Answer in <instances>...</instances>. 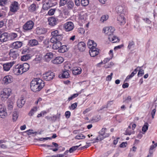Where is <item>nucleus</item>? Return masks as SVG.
<instances>
[{
  "mask_svg": "<svg viewBox=\"0 0 157 157\" xmlns=\"http://www.w3.org/2000/svg\"><path fill=\"white\" fill-rule=\"evenodd\" d=\"M31 90L34 92L40 91L44 86V82L40 78L33 80L30 84Z\"/></svg>",
  "mask_w": 157,
  "mask_h": 157,
  "instance_id": "nucleus-1",
  "label": "nucleus"
},
{
  "mask_svg": "<svg viewBox=\"0 0 157 157\" xmlns=\"http://www.w3.org/2000/svg\"><path fill=\"white\" fill-rule=\"evenodd\" d=\"M115 29L113 27H107L103 28V31L104 32L109 36V40L113 43L119 42V40L116 36H113V33Z\"/></svg>",
  "mask_w": 157,
  "mask_h": 157,
  "instance_id": "nucleus-2",
  "label": "nucleus"
},
{
  "mask_svg": "<svg viewBox=\"0 0 157 157\" xmlns=\"http://www.w3.org/2000/svg\"><path fill=\"white\" fill-rule=\"evenodd\" d=\"M51 37L50 39L51 42H55L57 41H61L63 39V35L59 33L58 30H55L51 32Z\"/></svg>",
  "mask_w": 157,
  "mask_h": 157,
  "instance_id": "nucleus-3",
  "label": "nucleus"
},
{
  "mask_svg": "<svg viewBox=\"0 0 157 157\" xmlns=\"http://www.w3.org/2000/svg\"><path fill=\"white\" fill-rule=\"evenodd\" d=\"M11 89L9 88H5L1 92V100L2 101L6 100L10 95Z\"/></svg>",
  "mask_w": 157,
  "mask_h": 157,
  "instance_id": "nucleus-4",
  "label": "nucleus"
},
{
  "mask_svg": "<svg viewBox=\"0 0 157 157\" xmlns=\"http://www.w3.org/2000/svg\"><path fill=\"white\" fill-rule=\"evenodd\" d=\"M55 76V74L51 71H49L43 74V79L46 81H49L52 79Z\"/></svg>",
  "mask_w": 157,
  "mask_h": 157,
  "instance_id": "nucleus-5",
  "label": "nucleus"
},
{
  "mask_svg": "<svg viewBox=\"0 0 157 157\" xmlns=\"http://www.w3.org/2000/svg\"><path fill=\"white\" fill-rule=\"evenodd\" d=\"M34 25V22L32 21H27L23 26V29L26 31L32 29Z\"/></svg>",
  "mask_w": 157,
  "mask_h": 157,
  "instance_id": "nucleus-6",
  "label": "nucleus"
},
{
  "mask_svg": "<svg viewBox=\"0 0 157 157\" xmlns=\"http://www.w3.org/2000/svg\"><path fill=\"white\" fill-rule=\"evenodd\" d=\"M19 9L18 3L17 2H12L10 6V11L13 13L16 12Z\"/></svg>",
  "mask_w": 157,
  "mask_h": 157,
  "instance_id": "nucleus-7",
  "label": "nucleus"
},
{
  "mask_svg": "<svg viewBox=\"0 0 157 157\" xmlns=\"http://www.w3.org/2000/svg\"><path fill=\"white\" fill-rule=\"evenodd\" d=\"M74 28V24L72 22H67L64 24V28L66 31H71Z\"/></svg>",
  "mask_w": 157,
  "mask_h": 157,
  "instance_id": "nucleus-8",
  "label": "nucleus"
},
{
  "mask_svg": "<svg viewBox=\"0 0 157 157\" xmlns=\"http://www.w3.org/2000/svg\"><path fill=\"white\" fill-rule=\"evenodd\" d=\"M116 10L117 13L119 15L125 14L126 12V8L121 6H117L116 7Z\"/></svg>",
  "mask_w": 157,
  "mask_h": 157,
  "instance_id": "nucleus-9",
  "label": "nucleus"
},
{
  "mask_svg": "<svg viewBox=\"0 0 157 157\" xmlns=\"http://www.w3.org/2000/svg\"><path fill=\"white\" fill-rule=\"evenodd\" d=\"M15 62L12 61L10 63H6L3 64V69L4 71H9L10 68L15 64Z\"/></svg>",
  "mask_w": 157,
  "mask_h": 157,
  "instance_id": "nucleus-10",
  "label": "nucleus"
},
{
  "mask_svg": "<svg viewBox=\"0 0 157 157\" xmlns=\"http://www.w3.org/2000/svg\"><path fill=\"white\" fill-rule=\"evenodd\" d=\"M13 78L11 75H8L5 76L3 78L2 83L7 85L13 81Z\"/></svg>",
  "mask_w": 157,
  "mask_h": 157,
  "instance_id": "nucleus-11",
  "label": "nucleus"
},
{
  "mask_svg": "<svg viewBox=\"0 0 157 157\" xmlns=\"http://www.w3.org/2000/svg\"><path fill=\"white\" fill-rule=\"evenodd\" d=\"M9 54L10 59L13 60L16 59L19 55L17 51H14L13 49L10 50Z\"/></svg>",
  "mask_w": 157,
  "mask_h": 157,
  "instance_id": "nucleus-12",
  "label": "nucleus"
},
{
  "mask_svg": "<svg viewBox=\"0 0 157 157\" xmlns=\"http://www.w3.org/2000/svg\"><path fill=\"white\" fill-rule=\"evenodd\" d=\"M125 14H121L117 18L118 23L121 25H124L126 22V19L124 17Z\"/></svg>",
  "mask_w": 157,
  "mask_h": 157,
  "instance_id": "nucleus-13",
  "label": "nucleus"
},
{
  "mask_svg": "<svg viewBox=\"0 0 157 157\" xmlns=\"http://www.w3.org/2000/svg\"><path fill=\"white\" fill-rule=\"evenodd\" d=\"M48 21L50 25L54 26L57 24V22L58 21V20L56 18L52 17L49 18Z\"/></svg>",
  "mask_w": 157,
  "mask_h": 157,
  "instance_id": "nucleus-14",
  "label": "nucleus"
},
{
  "mask_svg": "<svg viewBox=\"0 0 157 157\" xmlns=\"http://www.w3.org/2000/svg\"><path fill=\"white\" fill-rule=\"evenodd\" d=\"M89 53L91 57H94L98 54L99 51H98V49L95 47L90 48Z\"/></svg>",
  "mask_w": 157,
  "mask_h": 157,
  "instance_id": "nucleus-15",
  "label": "nucleus"
},
{
  "mask_svg": "<svg viewBox=\"0 0 157 157\" xmlns=\"http://www.w3.org/2000/svg\"><path fill=\"white\" fill-rule=\"evenodd\" d=\"M63 59L62 57L59 56L56 57L52 61L54 64H58L62 63L63 61Z\"/></svg>",
  "mask_w": 157,
  "mask_h": 157,
  "instance_id": "nucleus-16",
  "label": "nucleus"
},
{
  "mask_svg": "<svg viewBox=\"0 0 157 157\" xmlns=\"http://www.w3.org/2000/svg\"><path fill=\"white\" fill-rule=\"evenodd\" d=\"M68 71L65 70L63 71L62 73L59 75V77L60 78H67L70 77V75L68 72Z\"/></svg>",
  "mask_w": 157,
  "mask_h": 157,
  "instance_id": "nucleus-17",
  "label": "nucleus"
},
{
  "mask_svg": "<svg viewBox=\"0 0 157 157\" xmlns=\"http://www.w3.org/2000/svg\"><path fill=\"white\" fill-rule=\"evenodd\" d=\"M25 100L23 98L21 97L17 101V105L19 108H21L25 103Z\"/></svg>",
  "mask_w": 157,
  "mask_h": 157,
  "instance_id": "nucleus-18",
  "label": "nucleus"
},
{
  "mask_svg": "<svg viewBox=\"0 0 157 157\" xmlns=\"http://www.w3.org/2000/svg\"><path fill=\"white\" fill-rule=\"evenodd\" d=\"M8 40V34L7 33L1 34V42H4Z\"/></svg>",
  "mask_w": 157,
  "mask_h": 157,
  "instance_id": "nucleus-19",
  "label": "nucleus"
},
{
  "mask_svg": "<svg viewBox=\"0 0 157 157\" xmlns=\"http://www.w3.org/2000/svg\"><path fill=\"white\" fill-rule=\"evenodd\" d=\"M52 43H53L52 47V48L54 50L59 49V48L60 47L61 45H62V43H61L60 41H57L55 42Z\"/></svg>",
  "mask_w": 157,
  "mask_h": 157,
  "instance_id": "nucleus-20",
  "label": "nucleus"
},
{
  "mask_svg": "<svg viewBox=\"0 0 157 157\" xmlns=\"http://www.w3.org/2000/svg\"><path fill=\"white\" fill-rule=\"evenodd\" d=\"M53 57V54L52 52L47 53L44 56V59L47 62H49Z\"/></svg>",
  "mask_w": 157,
  "mask_h": 157,
  "instance_id": "nucleus-21",
  "label": "nucleus"
},
{
  "mask_svg": "<svg viewBox=\"0 0 157 157\" xmlns=\"http://www.w3.org/2000/svg\"><path fill=\"white\" fill-rule=\"evenodd\" d=\"M22 43L20 41H17L13 43L12 44V47L13 48L18 49L21 47Z\"/></svg>",
  "mask_w": 157,
  "mask_h": 157,
  "instance_id": "nucleus-22",
  "label": "nucleus"
},
{
  "mask_svg": "<svg viewBox=\"0 0 157 157\" xmlns=\"http://www.w3.org/2000/svg\"><path fill=\"white\" fill-rule=\"evenodd\" d=\"M46 30L44 28L37 27L36 29V32L37 34L40 35L44 34L46 32Z\"/></svg>",
  "mask_w": 157,
  "mask_h": 157,
  "instance_id": "nucleus-23",
  "label": "nucleus"
},
{
  "mask_svg": "<svg viewBox=\"0 0 157 157\" xmlns=\"http://www.w3.org/2000/svg\"><path fill=\"white\" fill-rule=\"evenodd\" d=\"M78 49L81 51H84L86 48V44L83 42H79L78 44Z\"/></svg>",
  "mask_w": 157,
  "mask_h": 157,
  "instance_id": "nucleus-24",
  "label": "nucleus"
},
{
  "mask_svg": "<svg viewBox=\"0 0 157 157\" xmlns=\"http://www.w3.org/2000/svg\"><path fill=\"white\" fill-rule=\"evenodd\" d=\"M82 71V69L80 67H75L73 68L72 73L75 75H79L81 74Z\"/></svg>",
  "mask_w": 157,
  "mask_h": 157,
  "instance_id": "nucleus-25",
  "label": "nucleus"
},
{
  "mask_svg": "<svg viewBox=\"0 0 157 157\" xmlns=\"http://www.w3.org/2000/svg\"><path fill=\"white\" fill-rule=\"evenodd\" d=\"M6 108H1V118H4L7 116V113L6 112Z\"/></svg>",
  "mask_w": 157,
  "mask_h": 157,
  "instance_id": "nucleus-26",
  "label": "nucleus"
},
{
  "mask_svg": "<svg viewBox=\"0 0 157 157\" xmlns=\"http://www.w3.org/2000/svg\"><path fill=\"white\" fill-rule=\"evenodd\" d=\"M67 51H68V49L67 45H61L58 50L59 52L61 53H64Z\"/></svg>",
  "mask_w": 157,
  "mask_h": 157,
  "instance_id": "nucleus-27",
  "label": "nucleus"
},
{
  "mask_svg": "<svg viewBox=\"0 0 157 157\" xmlns=\"http://www.w3.org/2000/svg\"><path fill=\"white\" fill-rule=\"evenodd\" d=\"M36 5L35 4H31L28 8V10L30 12H33L35 11L36 10Z\"/></svg>",
  "mask_w": 157,
  "mask_h": 157,
  "instance_id": "nucleus-28",
  "label": "nucleus"
},
{
  "mask_svg": "<svg viewBox=\"0 0 157 157\" xmlns=\"http://www.w3.org/2000/svg\"><path fill=\"white\" fill-rule=\"evenodd\" d=\"M13 102L11 100H8L7 101V105L8 110H11L13 108Z\"/></svg>",
  "mask_w": 157,
  "mask_h": 157,
  "instance_id": "nucleus-29",
  "label": "nucleus"
},
{
  "mask_svg": "<svg viewBox=\"0 0 157 157\" xmlns=\"http://www.w3.org/2000/svg\"><path fill=\"white\" fill-rule=\"evenodd\" d=\"M29 43L30 45L32 46L37 45L38 44V41L36 39L29 40Z\"/></svg>",
  "mask_w": 157,
  "mask_h": 157,
  "instance_id": "nucleus-30",
  "label": "nucleus"
},
{
  "mask_svg": "<svg viewBox=\"0 0 157 157\" xmlns=\"http://www.w3.org/2000/svg\"><path fill=\"white\" fill-rule=\"evenodd\" d=\"M137 71L138 70L137 69V68L135 69L134 71L130 75H129L127 76L125 79V81H127V80L128 79H130L134 75L137 73Z\"/></svg>",
  "mask_w": 157,
  "mask_h": 157,
  "instance_id": "nucleus-31",
  "label": "nucleus"
},
{
  "mask_svg": "<svg viewBox=\"0 0 157 157\" xmlns=\"http://www.w3.org/2000/svg\"><path fill=\"white\" fill-rule=\"evenodd\" d=\"M19 66H18V65H17L15 66V67H13V71L15 74L17 75L20 74L19 73L20 71L19 69Z\"/></svg>",
  "mask_w": 157,
  "mask_h": 157,
  "instance_id": "nucleus-32",
  "label": "nucleus"
},
{
  "mask_svg": "<svg viewBox=\"0 0 157 157\" xmlns=\"http://www.w3.org/2000/svg\"><path fill=\"white\" fill-rule=\"evenodd\" d=\"M23 67L22 69H23V71L25 72L27 71L29 69L30 67L29 65L27 63H24L23 64H21Z\"/></svg>",
  "mask_w": 157,
  "mask_h": 157,
  "instance_id": "nucleus-33",
  "label": "nucleus"
},
{
  "mask_svg": "<svg viewBox=\"0 0 157 157\" xmlns=\"http://www.w3.org/2000/svg\"><path fill=\"white\" fill-rule=\"evenodd\" d=\"M88 46H92L91 48H93L97 46V44L93 40H89L87 43Z\"/></svg>",
  "mask_w": 157,
  "mask_h": 157,
  "instance_id": "nucleus-34",
  "label": "nucleus"
},
{
  "mask_svg": "<svg viewBox=\"0 0 157 157\" xmlns=\"http://www.w3.org/2000/svg\"><path fill=\"white\" fill-rule=\"evenodd\" d=\"M132 99L131 96H128L127 98L124 99L123 103L125 104H128L131 101Z\"/></svg>",
  "mask_w": 157,
  "mask_h": 157,
  "instance_id": "nucleus-35",
  "label": "nucleus"
},
{
  "mask_svg": "<svg viewBox=\"0 0 157 157\" xmlns=\"http://www.w3.org/2000/svg\"><path fill=\"white\" fill-rule=\"evenodd\" d=\"M67 4L68 8L69 9H72L73 8L74 5L73 2L70 0L67 2Z\"/></svg>",
  "mask_w": 157,
  "mask_h": 157,
  "instance_id": "nucleus-36",
  "label": "nucleus"
},
{
  "mask_svg": "<svg viewBox=\"0 0 157 157\" xmlns=\"http://www.w3.org/2000/svg\"><path fill=\"white\" fill-rule=\"evenodd\" d=\"M17 36V34L14 33H11L9 34V36H8V40H13Z\"/></svg>",
  "mask_w": 157,
  "mask_h": 157,
  "instance_id": "nucleus-37",
  "label": "nucleus"
},
{
  "mask_svg": "<svg viewBox=\"0 0 157 157\" xmlns=\"http://www.w3.org/2000/svg\"><path fill=\"white\" fill-rule=\"evenodd\" d=\"M30 58L29 54H26L21 56V59L22 61H25L28 60Z\"/></svg>",
  "mask_w": 157,
  "mask_h": 157,
  "instance_id": "nucleus-38",
  "label": "nucleus"
},
{
  "mask_svg": "<svg viewBox=\"0 0 157 157\" xmlns=\"http://www.w3.org/2000/svg\"><path fill=\"white\" fill-rule=\"evenodd\" d=\"M18 117V115L17 112H13L12 114V119L13 121H16Z\"/></svg>",
  "mask_w": 157,
  "mask_h": 157,
  "instance_id": "nucleus-39",
  "label": "nucleus"
},
{
  "mask_svg": "<svg viewBox=\"0 0 157 157\" xmlns=\"http://www.w3.org/2000/svg\"><path fill=\"white\" fill-rule=\"evenodd\" d=\"M81 144H80L78 146H73L71 147V148H70L69 150V151L70 153H72L74 151L76 150V149H77V148L80 147V146H81Z\"/></svg>",
  "mask_w": 157,
  "mask_h": 157,
  "instance_id": "nucleus-40",
  "label": "nucleus"
},
{
  "mask_svg": "<svg viewBox=\"0 0 157 157\" xmlns=\"http://www.w3.org/2000/svg\"><path fill=\"white\" fill-rule=\"evenodd\" d=\"M37 110V109L36 107H34L30 111L29 113V115L30 116H32L34 114V113H35Z\"/></svg>",
  "mask_w": 157,
  "mask_h": 157,
  "instance_id": "nucleus-41",
  "label": "nucleus"
},
{
  "mask_svg": "<svg viewBox=\"0 0 157 157\" xmlns=\"http://www.w3.org/2000/svg\"><path fill=\"white\" fill-rule=\"evenodd\" d=\"M89 3V0H81V4L84 6H87Z\"/></svg>",
  "mask_w": 157,
  "mask_h": 157,
  "instance_id": "nucleus-42",
  "label": "nucleus"
},
{
  "mask_svg": "<svg viewBox=\"0 0 157 157\" xmlns=\"http://www.w3.org/2000/svg\"><path fill=\"white\" fill-rule=\"evenodd\" d=\"M108 15H103L101 17L100 21L102 22H104V21H106L107 19H108Z\"/></svg>",
  "mask_w": 157,
  "mask_h": 157,
  "instance_id": "nucleus-43",
  "label": "nucleus"
},
{
  "mask_svg": "<svg viewBox=\"0 0 157 157\" xmlns=\"http://www.w3.org/2000/svg\"><path fill=\"white\" fill-rule=\"evenodd\" d=\"M134 46V43L132 41H129L128 42V48L130 49L131 48H133Z\"/></svg>",
  "mask_w": 157,
  "mask_h": 157,
  "instance_id": "nucleus-44",
  "label": "nucleus"
},
{
  "mask_svg": "<svg viewBox=\"0 0 157 157\" xmlns=\"http://www.w3.org/2000/svg\"><path fill=\"white\" fill-rule=\"evenodd\" d=\"M148 124L147 123H145L143 126L142 128V130L144 132H145L148 128Z\"/></svg>",
  "mask_w": 157,
  "mask_h": 157,
  "instance_id": "nucleus-45",
  "label": "nucleus"
},
{
  "mask_svg": "<svg viewBox=\"0 0 157 157\" xmlns=\"http://www.w3.org/2000/svg\"><path fill=\"white\" fill-rule=\"evenodd\" d=\"M85 138V136L81 134H78L75 137V138L76 139H84Z\"/></svg>",
  "mask_w": 157,
  "mask_h": 157,
  "instance_id": "nucleus-46",
  "label": "nucleus"
},
{
  "mask_svg": "<svg viewBox=\"0 0 157 157\" xmlns=\"http://www.w3.org/2000/svg\"><path fill=\"white\" fill-rule=\"evenodd\" d=\"M54 116L52 117H49L47 116L45 117V118L48 120L54 122L55 121Z\"/></svg>",
  "mask_w": 157,
  "mask_h": 157,
  "instance_id": "nucleus-47",
  "label": "nucleus"
},
{
  "mask_svg": "<svg viewBox=\"0 0 157 157\" xmlns=\"http://www.w3.org/2000/svg\"><path fill=\"white\" fill-rule=\"evenodd\" d=\"M106 130V128H102L99 132V134H100V135H105V131Z\"/></svg>",
  "mask_w": 157,
  "mask_h": 157,
  "instance_id": "nucleus-48",
  "label": "nucleus"
},
{
  "mask_svg": "<svg viewBox=\"0 0 157 157\" xmlns=\"http://www.w3.org/2000/svg\"><path fill=\"white\" fill-rule=\"evenodd\" d=\"M101 118L100 116H98L97 117H94L92 121L93 122H97L99 121L101 119Z\"/></svg>",
  "mask_w": 157,
  "mask_h": 157,
  "instance_id": "nucleus-49",
  "label": "nucleus"
},
{
  "mask_svg": "<svg viewBox=\"0 0 157 157\" xmlns=\"http://www.w3.org/2000/svg\"><path fill=\"white\" fill-rule=\"evenodd\" d=\"M77 106V103L76 102L72 104L71 106L69 107V108L70 109L73 110L75 109Z\"/></svg>",
  "mask_w": 157,
  "mask_h": 157,
  "instance_id": "nucleus-50",
  "label": "nucleus"
},
{
  "mask_svg": "<svg viewBox=\"0 0 157 157\" xmlns=\"http://www.w3.org/2000/svg\"><path fill=\"white\" fill-rule=\"evenodd\" d=\"M55 10V9H51L49 10L48 13V15H53L54 14Z\"/></svg>",
  "mask_w": 157,
  "mask_h": 157,
  "instance_id": "nucleus-51",
  "label": "nucleus"
},
{
  "mask_svg": "<svg viewBox=\"0 0 157 157\" xmlns=\"http://www.w3.org/2000/svg\"><path fill=\"white\" fill-rule=\"evenodd\" d=\"M67 1L66 0H60L59 2V5L60 6H64L67 4Z\"/></svg>",
  "mask_w": 157,
  "mask_h": 157,
  "instance_id": "nucleus-52",
  "label": "nucleus"
},
{
  "mask_svg": "<svg viewBox=\"0 0 157 157\" xmlns=\"http://www.w3.org/2000/svg\"><path fill=\"white\" fill-rule=\"evenodd\" d=\"M144 74V71L142 69H140L138 73V76H141Z\"/></svg>",
  "mask_w": 157,
  "mask_h": 157,
  "instance_id": "nucleus-53",
  "label": "nucleus"
},
{
  "mask_svg": "<svg viewBox=\"0 0 157 157\" xmlns=\"http://www.w3.org/2000/svg\"><path fill=\"white\" fill-rule=\"evenodd\" d=\"M132 131L128 129H127L125 132V134L127 135H130L132 133Z\"/></svg>",
  "mask_w": 157,
  "mask_h": 157,
  "instance_id": "nucleus-54",
  "label": "nucleus"
},
{
  "mask_svg": "<svg viewBox=\"0 0 157 157\" xmlns=\"http://www.w3.org/2000/svg\"><path fill=\"white\" fill-rule=\"evenodd\" d=\"M157 146V143H156L154 145H151L150 147V150L149 152L151 154L152 153L151 152V150H152L153 149H154L155 147Z\"/></svg>",
  "mask_w": 157,
  "mask_h": 157,
  "instance_id": "nucleus-55",
  "label": "nucleus"
},
{
  "mask_svg": "<svg viewBox=\"0 0 157 157\" xmlns=\"http://www.w3.org/2000/svg\"><path fill=\"white\" fill-rule=\"evenodd\" d=\"M18 66H20L19 67V69L20 71V74H22L24 72V71H23V69H22V66H21V64L18 65Z\"/></svg>",
  "mask_w": 157,
  "mask_h": 157,
  "instance_id": "nucleus-56",
  "label": "nucleus"
},
{
  "mask_svg": "<svg viewBox=\"0 0 157 157\" xmlns=\"http://www.w3.org/2000/svg\"><path fill=\"white\" fill-rule=\"evenodd\" d=\"M65 115L67 118H68L71 116V113L69 111H67L65 113Z\"/></svg>",
  "mask_w": 157,
  "mask_h": 157,
  "instance_id": "nucleus-57",
  "label": "nucleus"
},
{
  "mask_svg": "<svg viewBox=\"0 0 157 157\" xmlns=\"http://www.w3.org/2000/svg\"><path fill=\"white\" fill-rule=\"evenodd\" d=\"M4 141L2 140H1V147L3 149L6 148H7V146L5 144H2Z\"/></svg>",
  "mask_w": 157,
  "mask_h": 157,
  "instance_id": "nucleus-58",
  "label": "nucleus"
},
{
  "mask_svg": "<svg viewBox=\"0 0 157 157\" xmlns=\"http://www.w3.org/2000/svg\"><path fill=\"white\" fill-rule=\"evenodd\" d=\"M44 37V36H38L37 39L38 41L39 42H40L43 40Z\"/></svg>",
  "mask_w": 157,
  "mask_h": 157,
  "instance_id": "nucleus-59",
  "label": "nucleus"
},
{
  "mask_svg": "<svg viewBox=\"0 0 157 157\" xmlns=\"http://www.w3.org/2000/svg\"><path fill=\"white\" fill-rule=\"evenodd\" d=\"M156 111V109H154L152 110V111L151 112V114L152 116V119L154 118V117L155 114V113Z\"/></svg>",
  "mask_w": 157,
  "mask_h": 157,
  "instance_id": "nucleus-60",
  "label": "nucleus"
},
{
  "mask_svg": "<svg viewBox=\"0 0 157 157\" xmlns=\"http://www.w3.org/2000/svg\"><path fill=\"white\" fill-rule=\"evenodd\" d=\"M60 113H58L56 115H54V117L55 121H56L57 119H59L60 118Z\"/></svg>",
  "mask_w": 157,
  "mask_h": 157,
  "instance_id": "nucleus-61",
  "label": "nucleus"
},
{
  "mask_svg": "<svg viewBox=\"0 0 157 157\" xmlns=\"http://www.w3.org/2000/svg\"><path fill=\"white\" fill-rule=\"evenodd\" d=\"M49 8V6H48V4L46 3V4H44L43 5V8L44 10H48Z\"/></svg>",
  "mask_w": 157,
  "mask_h": 157,
  "instance_id": "nucleus-62",
  "label": "nucleus"
},
{
  "mask_svg": "<svg viewBox=\"0 0 157 157\" xmlns=\"http://www.w3.org/2000/svg\"><path fill=\"white\" fill-rule=\"evenodd\" d=\"M99 140H100V139L98 136L95 139H94L93 140H91V141H92L93 143L98 142Z\"/></svg>",
  "mask_w": 157,
  "mask_h": 157,
  "instance_id": "nucleus-63",
  "label": "nucleus"
},
{
  "mask_svg": "<svg viewBox=\"0 0 157 157\" xmlns=\"http://www.w3.org/2000/svg\"><path fill=\"white\" fill-rule=\"evenodd\" d=\"M7 3V0H1V6H3Z\"/></svg>",
  "mask_w": 157,
  "mask_h": 157,
  "instance_id": "nucleus-64",
  "label": "nucleus"
}]
</instances>
